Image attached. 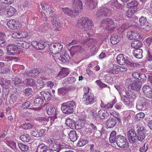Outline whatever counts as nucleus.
I'll return each instance as SVG.
<instances>
[{
    "label": "nucleus",
    "mask_w": 152,
    "mask_h": 152,
    "mask_svg": "<svg viewBox=\"0 0 152 152\" xmlns=\"http://www.w3.org/2000/svg\"><path fill=\"white\" fill-rule=\"evenodd\" d=\"M77 23L78 26L81 25L82 26V28L78 32L80 36L85 37H87L86 34L89 37L93 35L94 26L91 20L87 17H82L78 20Z\"/></svg>",
    "instance_id": "1"
},
{
    "label": "nucleus",
    "mask_w": 152,
    "mask_h": 152,
    "mask_svg": "<svg viewBox=\"0 0 152 152\" xmlns=\"http://www.w3.org/2000/svg\"><path fill=\"white\" fill-rule=\"evenodd\" d=\"M16 11V9L11 6L3 4L0 5V13H3L7 17L12 16Z\"/></svg>",
    "instance_id": "2"
},
{
    "label": "nucleus",
    "mask_w": 152,
    "mask_h": 152,
    "mask_svg": "<svg viewBox=\"0 0 152 152\" xmlns=\"http://www.w3.org/2000/svg\"><path fill=\"white\" fill-rule=\"evenodd\" d=\"M138 2L136 0H134L127 4V6L129 8L127 12L126 15L128 17L132 18L133 14L137 9V7Z\"/></svg>",
    "instance_id": "3"
},
{
    "label": "nucleus",
    "mask_w": 152,
    "mask_h": 152,
    "mask_svg": "<svg viewBox=\"0 0 152 152\" xmlns=\"http://www.w3.org/2000/svg\"><path fill=\"white\" fill-rule=\"evenodd\" d=\"M126 95H123L121 97V100L125 105H128L131 103L132 101L135 98V96L134 92L131 90L125 91Z\"/></svg>",
    "instance_id": "4"
},
{
    "label": "nucleus",
    "mask_w": 152,
    "mask_h": 152,
    "mask_svg": "<svg viewBox=\"0 0 152 152\" xmlns=\"http://www.w3.org/2000/svg\"><path fill=\"white\" fill-rule=\"evenodd\" d=\"M75 104L73 101L67 102L61 104V109L63 113L65 114H71L74 112Z\"/></svg>",
    "instance_id": "5"
},
{
    "label": "nucleus",
    "mask_w": 152,
    "mask_h": 152,
    "mask_svg": "<svg viewBox=\"0 0 152 152\" xmlns=\"http://www.w3.org/2000/svg\"><path fill=\"white\" fill-rule=\"evenodd\" d=\"M104 23L107 25L105 29L108 31H113L117 26L116 23H115L111 19L109 18L104 19L101 22V24Z\"/></svg>",
    "instance_id": "6"
},
{
    "label": "nucleus",
    "mask_w": 152,
    "mask_h": 152,
    "mask_svg": "<svg viewBox=\"0 0 152 152\" xmlns=\"http://www.w3.org/2000/svg\"><path fill=\"white\" fill-rule=\"evenodd\" d=\"M92 115L94 117H98L101 119H103L107 118L109 115V113L107 111H106L104 109H100L97 113L96 110H93Z\"/></svg>",
    "instance_id": "7"
},
{
    "label": "nucleus",
    "mask_w": 152,
    "mask_h": 152,
    "mask_svg": "<svg viewBox=\"0 0 152 152\" xmlns=\"http://www.w3.org/2000/svg\"><path fill=\"white\" fill-rule=\"evenodd\" d=\"M82 102L83 103L86 105H91L95 103L97 101L96 96L93 94L90 93L89 95L83 97Z\"/></svg>",
    "instance_id": "8"
},
{
    "label": "nucleus",
    "mask_w": 152,
    "mask_h": 152,
    "mask_svg": "<svg viewBox=\"0 0 152 152\" xmlns=\"http://www.w3.org/2000/svg\"><path fill=\"white\" fill-rule=\"evenodd\" d=\"M51 53L56 54L60 52L63 48V45L60 43H51L50 46Z\"/></svg>",
    "instance_id": "9"
},
{
    "label": "nucleus",
    "mask_w": 152,
    "mask_h": 152,
    "mask_svg": "<svg viewBox=\"0 0 152 152\" xmlns=\"http://www.w3.org/2000/svg\"><path fill=\"white\" fill-rule=\"evenodd\" d=\"M7 25L9 28L12 30L18 29L22 27L21 23L15 19L8 21L7 23Z\"/></svg>",
    "instance_id": "10"
},
{
    "label": "nucleus",
    "mask_w": 152,
    "mask_h": 152,
    "mask_svg": "<svg viewBox=\"0 0 152 152\" xmlns=\"http://www.w3.org/2000/svg\"><path fill=\"white\" fill-rule=\"evenodd\" d=\"M72 7L75 12L78 14L83 8L82 2L80 0H72Z\"/></svg>",
    "instance_id": "11"
},
{
    "label": "nucleus",
    "mask_w": 152,
    "mask_h": 152,
    "mask_svg": "<svg viewBox=\"0 0 152 152\" xmlns=\"http://www.w3.org/2000/svg\"><path fill=\"white\" fill-rule=\"evenodd\" d=\"M116 141L118 146L121 148L125 147L126 145L128 143L126 138L121 135L117 136Z\"/></svg>",
    "instance_id": "12"
},
{
    "label": "nucleus",
    "mask_w": 152,
    "mask_h": 152,
    "mask_svg": "<svg viewBox=\"0 0 152 152\" xmlns=\"http://www.w3.org/2000/svg\"><path fill=\"white\" fill-rule=\"evenodd\" d=\"M117 61L118 63L121 65L124 64L126 62L131 66H135L136 65V64L131 62L128 60L126 61L123 55L122 54H119L118 55L117 57Z\"/></svg>",
    "instance_id": "13"
},
{
    "label": "nucleus",
    "mask_w": 152,
    "mask_h": 152,
    "mask_svg": "<svg viewBox=\"0 0 152 152\" xmlns=\"http://www.w3.org/2000/svg\"><path fill=\"white\" fill-rule=\"evenodd\" d=\"M49 145L53 151L55 152H59L60 151V144L56 142V140L53 139H50L48 140Z\"/></svg>",
    "instance_id": "14"
},
{
    "label": "nucleus",
    "mask_w": 152,
    "mask_h": 152,
    "mask_svg": "<svg viewBox=\"0 0 152 152\" xmlns=\"http://www.w3.org/2000/svg\"><path fill=\"white\" fill-rule=\"evenodd\" d=\"M127 135L130 143H133L136 142V139L135 137L136 136V133L133 129H130L127 133Z\"/></svg>",
    "instance_id": "15"
},
{
    "label": "nucleus",
    "mask_w": 152,
    "mask_h": 152,
    "mask_svg": "<svg viewBox=\"0 0 152 152\" xmlns=\"http://www.w3.org/2000/svg\"><path fill=\"white\" fill-rule=\"evenodd\" d=\"M143 93L145 96L149 98H152V88L150 86H144L142 88Z\"/></svg>",
    "instance_id": "16"
},
{
    "label": "nucleus",
    "mask_w": 152,
    "mask_h": 152,
    "mask_svg": "<svg viewBox=\"0 0 152 152\" xmlns=\"http://www.w3.org/2000/svg\"><path fill=\"white\" fill-rule=\"evenodd\" d=\"M32 45L37 50H41L44 48L47 45V43L46 42H38L36 41L32 42Z\"/></svg>",
    "instance_id": "17"
},
{
    "label": "nucleus",
    "mask_w": 152,
    "mask_h": 152,
    "mask_svg": "<svg viewBox=\"0 0 152 152\" xmlns=\"http://www.w3.org/2000/svg\"><path fill=\"white\" fill-rule=\"evenodd\" d=\"M18 47L15 44H10L7 47V52L9 55H15Z\"/></svg>",
    "instance_id": "18"
},
{
    "label": "nucleus",
    "mask_w": 152,
    "mask_h": 152,
    "mask_svg": "<svg viewBox=\"0 0 152 152\" xmlns=\"http://www.w3.org/2000/svg\"><path fill=\"white\" fill-rule=\"evenodd\" d=\"M62 11L65 15L70 16L71 18H75L77 15V14L75 12H74L68 7L62 8Z\"/></svg>",
    "instance_id": "19"
},
{
    "label": "nucleus",
    "mask_w": 152,
    "mask_h": 152,
    "mask_svg": "<svg viewBox=\"0 0 152 152\" xmlns=\"http://www.w3.org/2000/svg\"><path fill=\"white\" fill-rule=\"evenodd\" d=\"M69 73V70L68 68L62 67L57 75V78L58 79H62L66 77Z\"/></svg>",
    "instance_id": "20"
},
{
    "label": "nucleus",
    "mask_w": 152,
    "mask_h": 152,
    "mask_svg": "<svg viewBox=\"0 0 152 152\" xmlns=\"http://www.w3.org/2000/svg\"><path fill=\"white\" fill-rule=\"evenodd\" d=\"M109 12V10L106 8H103L99 10L96 13V17L97 18L101 16H106L107 15Z\"/></svg>",
    "instance_id": "21"
},
{
    "label": "nucleus",
    "mask_w": 152,
    "mask_h": 152,
    "mask_svg": "<svg viewBox=\"0 0 152 152\" xmlns=\"http://www.w3.org/2000/svg\"><path fill=\"white\" fill-rule=\"evenodd\" d=\"M51 23L56 28V29L59 31V28L61 26L60 21L57 17L54 16L52 17L51 19Z\"/></svg>",
    "instance_id": "22"
},
{
    "label": "nucleus",
    "mask_w": 152,
    "mask_h": 152,
    "mask_svg": "<svg viewBox=\"0 0 152 152\" xmlns=\"http://www.w3.org/2000/svg\"><path fill=\"white\" fill-rule=\"evenodd\" d=\"M140 25L145 27H151L152 26L151 23H148L147 21L146 18L141 16L139 20Z\"/></svg>",
    "instance_id": "23"
},
{
    "label": "nucleus",
    "mask_w": 152,
    "mask_h": 152,
    "mask_svg": "<svg viewBox=\"0 0 152 152\" xmlns=\"http://www.w3.org/2000/svg\"><path fill=\"white\" fill-rule=\"evenodd\" d=\"M127 36L130 39H139L140 35L137 33L131 31L127 32Z\"/></svg>",
    "instance_id": "24"
},
{
    "label": "nucleus",
    "mask_w": 152,
    "mask_h": 152,
    "mask_svg": "<svg viewBox=\"0 0 152 152\" xmlns=\"http://www.w3.org/2000/svg\"><path fill=\"white\" fill-rule=\"evenodd\" d=\"M86 4L87 7L90 8L91 9H94L96 7L97 3L94 0H87Z\"/></svg>",
    "instance_id": "25"
},
{
    "label": "nucleus",
    "mask_w": 152,
    "mask_h": 152,
    "mask_svg": "<svg viewBox=\"0 0 152 152\" xmlns=\"http://www.w3.org/2000/svg\"><path fill=\"white\" fill-rule=\"evenodd\" d=\"M119 66L116 64H114L113 67H111L110 69L106 70V72L110 74H117L118 73V69Z\"/></svg>",
    "instance_id": "26"
},
{
    "label": "nucleus",
    "mask_w": 152,
    "mask_h": 152,
    "mask_svg": "<svg viewBox=\"0 0 152 152\" xmlns=\"http://www.w3.org/2000/svg\"><path fill=\"white\" fill-rule=\"evenodd\" d=\"M141 87V83L138 80H135L133 81V83L131 87V89L138 91Z\"/></svg>",
    "instance_id": "27"
},
{
    "label": "nucleus",
    "mask_w": 152,
    "mask_h": 152,
    "mask_svg": "<svg viewBox=\"0 0 152 152\" xmlns=\"http://www.w3.org/2000/svg\"><path fill=\"white\" fill-rule=\"evenodd\" d=\"M116 124V121L115 119L109 118L106 122V125L107 128H111L113 127Z\"/></svg>",
    "instance_id": "28"
},
{
    "label": "nucleus",
    "mask_w": 152,
    "mask_h": 152,
    "mask_svg": "<svg viewBox=\"0 0 152 152\" xmlns=\"http://www.w3.org/2000/svg\"><path fill=\"white\" fill-rule=\"evenodd\" d=\"M41 96L44 98L46 101H49L51 99L52 95L48 91H43L40 93Z\"/></svg>",
    "instance_id": "29"
},
{
    "label": "nucleus",
    "mask_w": 152,
    "mask_h": 152,
    "mask_svg": "<svg viewBox=\"0 0 152 152\" xmlns=\"http://www.w3.org/2000/svg\"><path fill=\"white\" fill-rule=\"evenodd\" d=\"M46 109L47 112L49 115H53L56 113V109L55 108L51 105H48L46 106Z\"/></svg>",
    "instance_id": "30"
},
{
    "label": "nucleus",
    "mask_w": 152,
    "mask_h": 152,
    "mask_svg": "<svg viewBox=\"0 0 152 152\" xmlns=\"http://www.w3.org/2000/svg\"><path fill=\"white\" fill-rule=\"evenodd\" d=\"M42 9L45 10L47 12H49L51 10V7L50 5L45 1H43L41 3Z\"/></svg>",
    "instance_id": "31"
},
{
    "label": "nucleus",
    "mask_w": 152,
    "mask_h": 152,
    "mask_svg": "<svg viewBox=\"0 0 152 152\" xmlns=\"http://www.w3.org/2000/svg\"><path fill=\"white\" fill-rule=\"evenodd\" d=\"M142 46V43L141 42L136 40L133 41L131 43V46L135 49H138Z\"/></svg>",
    "instance_id": "32"
},
{
    "label": "nucleus",
    "mask_w": 152,
    "mask_h": 152,
    "mask_svg": "<svg viewBox=\"0 0 152 152\" xmlns=\"http://www.w3.org/2000/svg\"><path fill=\"white\" fill-rule=\"evenodd\" d=\"M66 124L72 129L76 128V122L75 121L69 118L66 121Z\"/></svg>",
    "instance_id": "33"
},
{
    "label": "nucleus",
    "mask_w": 152,
    "mask_h": 152,
    "mask_svg": "<svg viewBox=\"0 0 152 152\" xmlns=\"http://www.w3.org/2000/svg\"><path fill=\"white\" fill-rule=\"evenodd\" d=\"M143 50L140 49H136L134 51V56L137 58H141L143 56Z\"/></svg>",
    "instance_id": "34"
},
{
    "label": "nucleus",
    "mask_w": 152,
    "mask_h": 152,
    "mask_svg": "<svg viewBox=\"0 0 152 152\" xmlns=\"http://www.w3.org/2000/svg\"><path fill=\"white\" fill-rule=\"evenodd\" d=\"M69 136L70 140L72 142H74L77 139V135L75 131L72 130L70 131Z\"/></svg>",
    "instance_id": "35"
},
{
    "label": "nucleus",
    "mask_w": 152,
    "mask_h": 152,
    "mask_svg": "<svg viewBox=\"0 0 152 152\" xmlns=\"http://www.w3.org/2000/svg\"><path fill=\"white\" fill-rule=\"evenodd\" d=\"M96 41L93 38H88L87 39L84 40L83 44H86L88 48L90 47L93 45L95 42H96Z\"/></svg>",
    "instance_id": "36"
},
{
    "label": "nucleus",
    "mask_w": 152,
    "mask_h": 152,
    "mask_svg": "<svg viewBox=\"0 0 152 152\" xmlns=\"http://www.w3.org/2000/svg\"><path fill=\"white\" fill-rule=\"evenodd\" d=\"M111 43L113 45L119 42V39L118 36L113 34L112 35L110 39Z\"/></svg>",
    "instance_id": "37"
},
{
    "label": "nucleus",
    "mask_w": 152,
    "mask_h": 152,
    "mask_svg": "<svg viewBox=\"0 0 152 152\" xmlns=\"http://www.w3.org/2000/svg\"><path fill=\"white\" fill-rule=\"evenodd\" d=\"M48 148V146L44 144L39 145L35 152H44Z\"/></svg>",
    "instance_id": "38"
},
{
    "label": "nucleus",
    "mask_w": 152,
    "mask_h": 152,
    "mask_svg": "<svg viewBox=\"0 0 152 152\" xmlns=\"http://www.w3.org/2000/svg\"><path fill=\"white\" fill-rule=\"evenodd\" d=\"M39 74V72L37 69H33L32 72L29 73L27 75L28 77H36Z\"/></svg>",
    "instance_id": "39"
},
{
    "label": "nucleus",
    "mask_w": 152,
    "mask_h": 152,
    "mask_svg": "<svg viewBox=\"0 0 152 152\" xmlns=\"http://www.w3.org/2000/svg\"><path fill=\"white\" fill-rule=\"evenodd\" d=\"M116 132L115 131H112L110 134L109 140L110 142L111 143H113L116 141Z\"/></svg>",
    "instance_id": "40"
},
{
    "label": "nucleus",
    "mask_w": 152,
    "mask_h": 152,
    "mask_svg": "<svg viewBox=\"0 0 152 152\" xmlns=\"http://www.w3.org/2000/svg\"><path fill=\"white\" fill-rule=\"evenodd\" d=\"M133 81L130 79H127L126 81L125 84L127 86L126 88L128 90H131V87L133 83Z\"/></svg>",
    "instance_id": "41"
},
{
    "label": "nucleus",
    "mask_w": 152,
    "mask_h": 152,
    "mask_svg": "<svg viewBox=\"0 0 152 152\" xmlns=\"http://www.w3.org/2000/svg\"><path fill=\"white\" fill-rule=\"evenodd\" d=\"M44 100L41 97L37 98L34 99V104L35 106H39L43 104Z\"/></svg>",
    "instance_id": "42"
},
{
    "label": "nucleus",
    "mask_w": 152,
    "mask_h": 152,
    "mask_svg": "<svg viewBox=\"0 0 152 152\" xmlns=\"http://www.w3.org/2000/svg\"><path fill=\"white\" fill-rule=\"evenodd\" d=\"M20 138V140L24 142H28L31 140V138L29 135L27 134L21 135Z\"/></svg>",
    "instance_id": "43"
},
{
    "label": "nucleus",
    "mask_w": 152,
    "mask_h": 152,
    "mask_svg": "<svg viewBox=\"0 0 152 152\" xmlns=\"http://www.w3.org/2000/svg\"><path fill=\"white\" fill-rule=\"evenodd\" d=\"M24 83L26 85L32 86L35 84L34 81L32 79H26L25 80Z\"/></svg>",
    "instance_id": "44"
},
{
    "label": "nucleus",
    "mask_w": 152,
    "mask_h": 152,
    "mask_svg": "<svg viewBox=\"0 0 152 152\" xmlns=\"http://www.w3.org/2000/svg\"><path fill=\"white\" fill-rule=\"evenodd\" d=\"M116 103V100L115 99L113 100L111 102L107 103L105 104V108L106 109H109L112 108L114 105Z\"/></svg>",
    "instance_id": "45"
},
{
    "label": "nucleus",
    "mask_w": 152,
    "mask_h": 152,
    "mask_svg": "<svg viewBox=\"0 0 152 152\" xmlns=\"http://www.w3.org/2000/svg\"><path fill=\"white\" fill-rule=\"evenodd\" d=\"M145 114L142 112L137 113L135 117V119L137 121L142 120L145 116Z\"/></svg>",
    "instance_id": "46"
},
{
    "label": "nucleus",
    "mask_w": 152,
    "mask_h": 152,
    "mask_svg": "<svg viewBox=\"0 0 152 152\" xmlns=\"http://www.w3.org/2000/svg\"><path fill=\"white\" fill-rule=\"evenodd\" d=\"M137 132V133L144 132L145 127L142 126L141 123H139L136 126Z\"/></svg>",
    "instance_id": "47"
},
{
    "label": "nucleus",
    "mask_w": 152,
    "mask_h": 152,
    "mask_svg": "<svg viewBox=\"0 0 152 152\" xmlns=\"http://www.w3.org/2000/svg\"><path fill=\"white\" fill-rule=\"evenodd\" d=\"M18 146L20 149L23 151H26L28 149V147L27 145L22 143L18 144Z\"/></svg>",
    "instance_id": "48"
},
{
    "label": "nucleus",
    "mask_w": 152,
    "mask_h": 152,
    "mask_svg": "<svg viewBox=\"0 0 152 152\" xmlns=\"http://www.w3.org/2000/svg\"><path fill=\"white\" fill-rule=\"evenodd\" d=\"M137 139L138 140L141 141H142L145 137V135L144 132L137 133Z\"/></svg>",
    "instance_id": "49"
},
{
    "label": "nucleus",
    "mask_w": 152,
    "mask_h": 152,
    "mask_svg": "<svg viewBox=\"0 0 152 152\" xmlns=\"http://www.w3.org/2000/svg\"><path fill=\"white\" fill-rule=\"evenodd\" d=\"M22 128L24 129L27 130L31 129L33 125L29 123H25L21 126Z\"/></svg>",
    "instance_id": "50"
},
{
    "label": "nucleus",
    "mask_w": 152,
    "mask_h": 152,
    "mask_svg": "<svg viewBox=\"0 0 152 152\" xmlns=\"http://www.w3.org/2000/svg\"><path fill=\"white\" fill-rule=\"evenodd\" d=\"M90 88L88 87H85L83 88V97H85L86 96L89 95V92L90 90Z\"/></svg>",
    "instance_id": "51"
},
{
    "label": "nucleus",
    "mask_w": 152,
    "mask_h": 152,
    "mask_svg": "<svg viewBox=\"0 0 152 152\" xmlns=\"http://www.w3.org/2000/svg\"><path fill=\"white\" fill-rule=\"evenodd\" d=\"M88 142V140L87 139H80L78 143V145L80 147H82L86 145Z\"/></svg>",
    "instance_id": "52"
},
{
    "label": "nucleus",
    "mask_w": 152,
    "mask_h": 152,
    "mask_svg": "<svg viewBox=\"0 0 152 152\" xmlns=\"http://www.w3.org/2000/svg\"><path fill=\"white\" fill-rule=\"evenodd\" d=\"M132 76L134 78L137 79L139 80H141L142 79H143V78H141V77H143V75H140V73H139L138 72H134L132 74Z\"/></svg>",
    "instance_id": "53"
},
{
    "label": "nucleus",
    "mask_w": 152,
    "mask_h": 152,
    "mask_svg": "<svg viewBox=\"0 0 152 152\" xmlns=\"http://www.w3.org/2000/svg\"><path fill=\"white\" fill-rule=\"evenodd\" d=\"M19 38H24L27 37L28 36V33L25 31L19 32Z\"/></svg>",
    "instance_id": "54"
},
{
    "label": "nucleus",
    "mask_w": 152,
    "mask_h": 152,
    "mask_svg": "<svg viewBox=\"0 0 152 152\" xmlns=\"http://www.w3.org/2000/svg\"><path fill=\"white\" fill-rule=\"evenodd\" d=\"M12 82L15 86L18 85L22 83L21 80L18 78H14L12 79Z\"/></svg>",
    "instance_id": "55"
},
{
    "label": "nucleus",
    "mask_w": 152,
    "mask_h": 152,
    "mask_svg": "<svg viewBox=\"0 0 152 152\" xmlns=\"http://www.w3.org/2000/svg\"><path fill=\"white\" fill-rule=\"evenodd\" d=\"M66 90L65 88H61L58 90V94L64 95L66 92Z\"/></svg>",
    "instance_id": "56"
},
{
    "label": "nucleus",
    "mask_w": 152,
    "mask_h": 152,
    "mask_svg": "<svg viewBox=\"0 0 152 152\" xmlns=\"http://www.w3.org/2000/svg\"><path fill=\"white\" fill-rule=\"evenodd\" d=\"M96 83L101 88L106 87L107 85L103 83L100 80H97L96 81Z\"/></svg>",
    "instance_id": "57"
},
{
    "label": "nucleus",
    "mask_w": 152,
    "mask_h": 152,
    "mask_svg": "<svg viewBox=\"0 0 152 152\" xmlns=\"http://www.w3.org/2000/svg\"><path fill=\"white\" fill-rule=\"evenodd\" d=\"M41 13L42 14V19L44 21V23L45 24H48L49 23V21L47 19L45 13L43 12H42Z\"/></svg>",
    "instance_id": "58"
},
{
    "label": "nucleus",
    "mask_w": 152,
    "mask_h": 152,
    "mask_svg": "<svg viewBox=\"0 0 152 152\" xmlns=\"http://www.w3.org/2000/svg\"><path fill=\"white\" fill-rule=\"evenodd\" d=\"M127 28V26L125 24L122 25L118 29V31L120 33L124 32Z\"/></svg>",
    "instance_id": "59"
},
{
    "label": "nucleus",
    "mask_w": 152,
    "mask_h": 152,
    "mask_svg": "<svg viewBox=\"0 0 152 152\" xmlns=\"http://www.w3.org/2000/svg\"><path fill=\"white\" fill-rule=\"evenodd\" d=\"M110 113L111 115H113L114 117L117 118L118 116V112L115 111L114 110H110Z\"/></svg>",
    "instance_id": "60"
},
{
    "label": "nucleus",
    "mask_w": 152,
    "mask_h": 152,
    "mask_svg": "<svg viewBox=\"0 0 152 152\" xmlns=\"http://www.w3.org/2000/svg\"><path fill=\"white\" fill-rule=\"evenodd\" d=\"M24 93L26 95L28 96L30 95L32 93L31 88H27L25 89Z\"/></svg>",
    "instance_id": "61"
},
{
    "label": "nucleus",
    "mask_w": 152,
    "mask_h": 152,
    "mask_svg": "<svg viewBox=\"0 0 152 152\" xmlns=\"http://www.w3.org/2000/svg\"><path fill=\"white\" fill-rule=\"evenodd\" d=\"M23 42H24V40H16L15 41V43L17 47H21L22 45Z\"/></svg>",
    "instance_id": "62"
},
{
    "label": "nucleus",
    "mask_w": 152,
    "mask_h": 152,
    "mask_svg": "<svg viewBox=\"0 0 152 152\" xmlns=\"http://www.w3.org/2000/svg\"><path fill=\"white\" fill-rule=\"evenodd\" d=\"M136 107L137 109L139 110H143L144 109V105L140 102H138L137 103L136 105Z\"/></svg>",
    "instance_id": "63"
},
{
    "label": "nucleus",
    "mask_w": 152,
    "mask_h": 152,
    "mask_svg": "<svg viewBox=\"0 0 152 152\" xmlns=\"http://www.w3.org/2000/svg\"><path fill=\"white\" fill-rule=\"evenodd\" d=\"M147 58L148 61H152V55L151 54V51L148 50H147Z\"/></svg>",
    "instance_id": "64"
}]
</instances>
